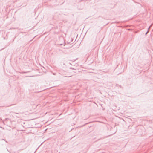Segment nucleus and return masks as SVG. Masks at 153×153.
I'll return each instance as SVG.
<instances>
[{
  "label": "nucleus",
  "mask_w": 153,
  "mask_h": 153,
  "mask_svg": "<svg viewBox=\"0 0 153 153\" xmlns=\"http://www.w3.org/2000/svg\"><path fill=\"white\" fill-rule=\"evenodd\" d=\"M88 124V123H86V124H85L84 125H83L82 126H84L86 124Z\"/></svg>",
  "instance_id": "obj_3"
},
{
  "label": "nucleus",
  "mask_w": 153,
  "mask_h": 153,
  "mask_svg": "<svg viewBox=\"0 0 153 153\" xmlns=\"http://www.w3.org/2000/svg\"><path fill=\"white\" fill-rule=\"evenodd\" d=\"M53 75H55V73H53Z\"/></svg>",
  "instance_id": "obj_5"
},
{
  "label": "nucleus",
  "mask_w": 153,
  "mask_h": 153,
  "mask_svg": "<svg viewBox=\"0 0 153 153\" xmlns=\"http://www.w3.org/2000/svg\"><path fill=\"white\" fill-rule=\"evenodd\" d=\"M14 153H18V152H17V153H16L15 152H14Z\"/></svg>",
  "instance_id": "obj_6"
},
{
  "label": "nucleus",
  "mask_w": 153,
  "mask_h": 153,
  "mask_svg": "<svg viewBox=\"0 0 153 153\" xmlns=\"http://www.w3.org/2000/svg\"><path fill=\"white\" fill-rule=\"evenodd\" d=\"M71 69H74V68H70Z\"/></svg>",
  "instance_id": "obj_4"
},
{
  "label": "nucleus",
  "mask_w": 153,
  "mask_h": 153,
  "mask_svg": "<svg viewBox=\"0 0 153 153\" xmlns=\"http://www.w3.org/2000/svg\"><path fill=\"white\" fill-rule=\"evenodd\" d=\"M59 74L64 76L65 77H69L71 76V75L68 74L67 71L64 70H61L60 71Z\"/></svg>",
  "instance_id": "obj_1"
},
{
  "label": "nucleus",
  "mask_w": 153,
  "mask_h": 153,
  "mask_svg": "<svg viewBox=\"0 0 153 153\" xmlns=\"http://www.w3.org/2000/svg\"><path fill=\"white\" fill-rule=\"evenodd\" d=\"M23 73H26V72H24Z\"/></svg>",
  "instance_id": "obj_7"
},
{
  "label": "nucleus",
  "mask_w": 153,
  "mask_h": 153,
  "mask_svg": "<svg viewBox=\"0 0 153 153\" xmlns=\"http://www.w3.org/2000/svg\"><path fill=\"white\" fill-rule=\"evenodd\" d=\"M150 27H149V28H148V30L147 31L146 33H145V35H146L147 33H148V32H149V29Z\"/></svg>",
  "instance_id": "obj_2"
}]
</instances>
